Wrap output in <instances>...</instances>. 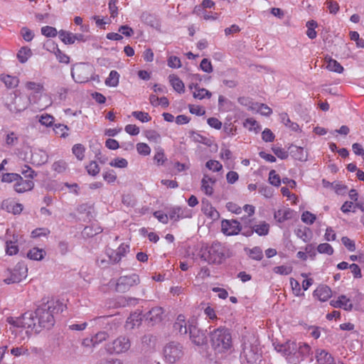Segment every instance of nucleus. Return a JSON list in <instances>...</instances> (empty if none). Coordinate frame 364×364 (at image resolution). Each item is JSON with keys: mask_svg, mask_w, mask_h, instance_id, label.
Listing matches in <instances>:
<instances>
[{"mask_svg": "<svg viewBox=\"0 0 364 364\" xmlns=\"http://www.w3.org/2000/svg\"><path fill=\"white\" fill-rule=\"evenodd\" d=\"M18 241V236L14 235L13 240L6 241V253L8 255L12 256L16 255L18 252V247L16 245Z\"/></svg>", "mask_w": 364, "mask_h": 364, "instance_id": "nucleus-26", "label": "nucleus"}, {"mask_svg": "<svg viewBox=\"0 0 364 364\" xmlns=\"http://www.w3.org/2000/svg\"><path fill=\"white\" fill-rule=\"evenodd\" d=\"M315 358L318 364H336L333 355L324 349L317 348Z\"/></svg>", "mask_w": 364, "mask_h": 364, "instance_id": "nucleus-17", "label": "nucleus"}, {"mask_svg": "<svg viewBox=\"0 0 364 364\" xmlns=\"http://www.w3.org/2000/svg\"><path fill=\"white\" fill-rule=\"evenodd\" d=\"M295 212L289 208H284L278 210L274 214V219L279 223L294 218Z\"/></svg>", "mask_w": 364, "mask_h": 364, "instance_id": "nucleus-20", "label": "nucleus"}, {"mask_svg": "<svg viewBox=\"0 0 364 364\" xmlns=\"http://www.w3.org/2000/svg\"><path fill=\"white\" fill-rule=\"evenodd\" d=\"M277 352L289 362H299L304 360L312 353L311 346L304 342H296L288 340L283 343H273Z\"/></svg>", "mask_w": 364, "mask_h": 364, "instance_id": "nucleus-1", "label": "nucleus"}, {"mask_svg": "<svg viewBox=\"0 0 364 364\" xmlns=\"http://www.w3.org/2000/svg\"><path fill=\"white\" fill-rule=\"evenodd\" d=\"M210 338L215 354L225 357L233 351L232 334L228 328L220 326L214 329L210 332Z\"/></svg>", "mask_w": 364, "mask_h": 364, "instance_id": "nucleus-3", "label": "nucleus"}, {"mask_svg": "<svg viewBox=\"0 0 364 364\" xmlns=\"http://www.w3.org/2000/svg\"><path fill=\"white\" fill-rule=\"evenodd\" d=\"M34 95L26 97L11 94L7 97L5 106L11 113H21L27 109Z\"/></svg>", "mask_w": 364, "mask_h": 364, "instance_id": "nucleus-7", "label": "nucleus"}, {"mask_svg": "<svg viewBox=\"0 0 364 364\" xmlns=\"http://www.w3.org/2000/svg\"><path fill=\"white\" fill-rule=\"evenodd\" d=\"M141 20L143 23L156 30L160 29V20L155 14H152L149 12H143L141 16Z\"/></svg>", "mask_w": 364, "mask_h": 364, "instance_id": "nucleus-19", "label": "nucleus"}, {"mask_svg": "<svg viewBox=\"0 0 364 364\" xmlns=\"http://www.w3.org/2000/svg\"><path fill=\"white\" fill-rule=\"evenodd\" d=\"M326 68L332 72L337 73H342L343 71V66L336 60L330 58L327 61Z\"/></svg>", "mask_w": 364, "mask_h": 364, "instance_id": "nucleus-35", "label": "nucleus"}, {"mask_svg": "<svg viewBox=\"0 0 364 364\" xmlns=\"http://www.w3.org/2000/svg\"><path fill=\"white\" fill-rule=\"evenodd\" d=\"M269 182L277 187L279 186L281 184L280 177L276 173L274 170H272L269 173Z\"/></svg>", "mask_w": 364, "mask_h": 364, "instance_id": "nucleus-55", "label": "nucleus"}, {"mask_svg": "<svg viewBox=\"0 0 364 364\" xmlns=\"http://www.w3.org/2000/svg\"><path fill=\"white\" fill-rule=\"evenodd\" d=\"M11 354L15 357H19L21 355H28L29 351L27 348L21 346L18 347H13L11 349Z\"/></svg>", "mask_w": 364, "mask_h": 364, "instance_id": "nucleus-43", "label": "nucleus"}, {"mask_svg": "<svg viewBox=\"0 0 364 364\" xmlns=\"http://www.w3.org/2000/svg\"><path fill=\"white\" fill-rule=\"evenodd\" d=\"M168 218L173 221H178L181 219L191 218V210L186 208L176 207L171 208L168 212Z\"/></svg>", "mask_w": 364, "mask_h": 364, "instance_id": "nucleus-16", "label": "nucleus"}, {"mask_svg": "<svg viewBox=\"0 0 364 364\" xmlns=\"http://www.w3.org/2000/svg\"><path fill=\"white\" fill-rule=\"evenodd\" d=\"M68 168L67 163L63 160H59L54 162L52 165V169L58 173H63Z\"/></svg>", "mask_w": 364, "mask_h": 364, "instance_id": "nucleus-45", "label": "nucleus"}, {"mask_svg": "<svg viewBox=\"0 0 364 364\" xmlns=\"http://www.w3.org/2000/svg\"><path fill=\"white\" fill-rule=\"evenodd\" d=\"M169 82L173 87V88L178 93H183L185 91V87L184 84L179 79L178 77H177L175 75H170L168 76Z\"/></svg>", "mask_w": 364, "mask_h": 364, "instance_id": "nucleus-27", "label": "nucleus"}, {"mask_svg": "<svg viewBox=\"0 0 364 364\" xmlns=\"http://www.w3.org/2000/svg\"><path fill=\"white\" fill-rule=\"evenodd\" d=\"M86 170L90 175L95 176L99 173L100 168L96 161H92L86 166Z\"/></svg>", "mask_w": 364, "mask_h": 364, "instance_id": "nucleus-56", "label": "nucleus"}, {"mask_svg": "<svg viewBox=\"0 0 364 364\" xmlns=\"http://www.w3.org/2000/svg\"><path fill=\"white\" fill-rule=\"evenodd\" d=\"M60 39L65 44H73L75 43L74 33L64 30L58 32Z\"/></svg>", "mask_w": 364, "mask_h": 364, "instance_id": "nucleus-34", "label": "nucleus"}, {"mask_svg": "<svg viewBox=\"0 0 364 364\" xmlns=\"http://www.w3.org/2000/svg\"><path fill=\"white\" fill-rule=\"evenodd\" d=\"M68 127L63 124H55L53 127V131L55 134L62 138H65L68 136Z\"/></svg>", "mask_w": 364, "mask_h": 364, "instance_id": "nucleus-40", "label": "nucleus"}, {"mask_svg": "<svg viewBox=\"0 0 364 364\" xmlns=\"http://www.w3.org/2000/svg\"><path fill=\"white\" fill-rule=\"evenodd\" d=\"M65 305L58 300H50L44 302L34 311L36 318L38 323L41 331L42 328H50L55 323V315L62 312Z\"/></svg>", "mask_w": 364, "mask_h": 364, "instance_id": "nucleus-2", "label": "nucleus"}, {"mask_svg": "<svg viewBox=\"0 0 364 364\" xmlns=\"http://www.w3.org/2000/svg\"><path fill=\"white\" fill-rule=\"evenodd\" d=\"M31 50L27 47L21 48L17 53V58L21 63H26L31 56Z\"/></svg>", "mask_w": 364, "mask_h": 364, "instance_id": "nucleus-38", "label": "nucleus"}, {"mask_svg": "<svg viewBox=\"0 0 364 364\" xmlns=\"http://www.w3.org/2000/svg\"><path fill=\"white\" fill-rule=\"evenodd\" d=\"M55 55L60 63L68 64L70 62V57L62 52L59 48L55 51Z\"/></svg>", "mask_w": 364, "mask_h": 364, "instance_id": "nucleus-63", "label": "nucleus"}, {"mask_svg": "<svg viewBox=\"0 0 364 364\" xmlns=\"http://www.w3.org/2000/svg\"><path fill=\"white\" fill-rule=\"evenodd\" d=\"M91 73V67L85 63H77L71 69L72 77L77 83L88 82Z\"/></svg>", "mask_w": 364, "mask_h": 364, "instance_id": "nucleus-11", "label": "nucleus"}, {"mask_svg": "<svg viewBox=\"0 0 364 364\" xmlns=\"http://www.w3.org/2000/svg\"><path fill=\"white\" fill-rule=\"evenodd\" d=\"M156 337L152 334L148 333L143 336L141 338V348L145 352H152L154 350L156 344Z\"/></svg>", "mask_w": 364, "mask_h": 364, "instance_id": "nucleus-18", "label": "nucleus"}, {"mask_svg": "<svg viewBox=\"0 0 364 364\" xmlns=\"http://www.w3.org/2000/svg\"><path fill=\"white\" fill-rule=\"evenodd\" d=\"M188 333L189 334V338L193 344L202 346L206 343V336L205 333L196 326L188 324Z\"/></svg>", "mask_w": 364, "mask_h": 364, "instance_id": "nucleus-14", "label": "nucleus"}, {"mask_svg": "<svg viewBox=\"0 0 364 364\" xmlns=\"http://www.w3.org/2000/svg\"><path fill=\"white\" fill-rule=\"evenodd\" d=\"M244 125L250 130H255V132H257L258 130L260 129V127L257 122V121L252 118H247L245 120Z\"/></svg>", "mask_w": 364, "mask_h": 364, "instance_id": "nucleus-58", "label": "nucleus"}, {"mask_svg": "<svg viewBox=\"0 0 364 364\" xmlns=\"http://www.w3.org/2000/svg\"><path fill=\"white\" fill-rule=\"evenodd\" d=\"M301 220L303 223L307 225H312L316 220V215L311 213V212L306 210L303 212Z\"/></svg>", "mask_w": 364, "mask_h": 364, "instance_id": "nucleus-44", "label": "nucleus"}, {"mask_svg": "<svg viewBox=\"0 0 364 364\" xmlns=\"http://www.w3.org/2000/svg\"><path fill=\"white\" fill-rule=\"evenodd\" d=\"M19 178H21V176L18 173H6L2 175L1 181L4 183H11L18 181Z\"/></svg>", "mask_w": 364, "mask_h": 364, "instance_id": "nucleus-52", "label": "nucleus"}, {"mask_svg": "<svg viewBox=\"0 0 364 364\" xmlns=\"http://www.w3.org/2000/svg\"><path fill=\"white\" fill-rule=\"evenodd\" d=\"M9 276L4 279L6 284L18 283L26 279L28 275L27 265L23 262H18L12 269H8Z\"/></svg>", "mask_w": 364, "mask_h": 364, "instance_id": "nucleus-10", "label": "nucleus"}, {"mask_svg": "<svg viewBox=\"0 0 364 364\" xmlns=\"http://www.w3.org/2000/svg\"><path fill=\"white\" fill-rule=\"evenodd\" d=\"M252 109L257 110L260 112L261 114L264 116H269L272 113V109L263 103H255L253 104Z\"/></svg>", "mask_w": 364, "mask_h": 364, "instance_id": "nucleus-39", "label": "nucleus"}, {"mask_svg": "<svg viewBox=\"0 0 364 364\" xmlns=\"http://www.w3.org/2000/svg\"><path fill=\"white\" fill-rule=\"evenodd\" d=\"M139 283L140 279L136 274L122 276L119 277L117 281L115 289L117 292L125 293L132 287L138 285Z\"/></svg>", "mask_w": 364, "mask_h": 364, "instance_id": "nucleus-12", "label": "nucleus"}, {"mask_svg": "<svg viewBox=\"0 0 364 364\" xmlns=\"http://www.w3.org/2000/svg\"><path fill=\"white\" fill-rule=\"evenodd\" d=\"M85 151V148L81 144H75L72 148L73 154L80 161H82L84 159Z\"/></svg>", "mask_w": 364, "mask_h": 364, "instance_id": "nucleus-41", "label": "nucleus"}, {"mask_svg": "<svg viewBox=\"0 0 364 364\" xmlns=\"http://www.w3.org/2000/svg\"><path fill=\"white\" fill-rule=\"evenodd\" d=\"M330 304L334 308H341L346 311H351L353 309V304L350 302V299H347L345 295L340 296L336 300H331Z\"/></svg>", "mask_w": 364, "mask_h": 364, "instance_id": "nucleus-22", "label": "nucleus"}, {"mask_svg": "<svg viewBox=\"0 0 364 364\" xmlns=\"http://www.w3.org/2000/svg\"><path fill=\"white\" fill-rule=\"evenodd\" d=\"M273 271L276 274L288 275L292 272V267L291 266L281 265L274 267Z\"/></svg>", "mask_w": 364, "mask_h": 364, "instance_id": "nucleus-54", "label": "nucleus"}, {"mask_svg": "<svg viewBox=\"0 0 364 364\" xmlns=\"http://www.w3.org/2000/svg\"><path fill=\"white\" fill-rule=\"evenodd\" d=\"M215 183V181L208 176L205 175L201 181L202 190L207 196H211L213 193V188L212 184Z\"/></svg>", "mask_w": 364, "mask_h": 364, "instance_id": "nucleus-28", "label": "nucleus"}, {"mask_svg": "<svg viewBox=\"0 0 364 364\" xmlns=\"http://www.w3.org/2000/svg\"><path fill=\"white\" fill-rule=\"evenodd\" d=\"M34 183L31 180H23L21 176L16 183L14 184V189L17 193H24L33 189Z\"/></svg>", "mask_w": 364, "mask_h": 364, "instance_id": "nucleus-23", "label": "nucleus"}, {"mask_svg": "<svg viewBox=\"0 0 364 364\" xmlns=\"http://www.w3.org/2000/svg\"><path fill=\"white\" fill-rule=\"evenodd\" d=\"M132 114L136 119L141 122H148L151 119V117L149 116V113L145 112L134 111L132 113Z\"/></svg>", "mask_w": 364, "mask_h": 364, "instance_id": "nucleus-48", "label": "nucleus"}, {"mask_svg": "<svg viewBox=\"0 0 364 364\" xmlns=\"http://www.w3.org/2000/svg\"><path fill=\"white\" fill-rule=\"evenodd\" d=\"M331 289L328 286H320L314 291V296L321 301H326L331 296Z\"/></svg>", "mask_w": 364, "mask_h": 364, "instance_id": "nucleus-24", "label": "nucleus"}, {"mask_svg": "<svg viewBox=\"0 0 364 364\" xmlns=\"http://www.w3.org/2000/svg\"><path fill=\"white\" fill-rule=\"evenodd\" d=\"M109 165L117 168H126L128 165V162L125 159L116 158L109 163Z\"/></svg>", "mask_w": 364, "mask_h": 364, "instance_id": "nucleus-60", "label": "nucleus"}, {"mask_svg": "<svg viewBox=\"0 0 364 364\" xmlns=\"http://www.w3.org/2000/svg\"><path fill=\"white\" fill-rule=\"evenodd\" d=\"M145 136L149 140L157 142L161 139V135L155 130L149 129L145 132Z\"/></svg>", "mask_w": 364, "mask_h": 364, "instance_id": "nucleus-61", "label": "nucleus"}, {"mask_svg": "<svg viewBox=\"0 0 364 364\" xmlns=\"http://www.w3.org/2000/svg\"><path fill=\"white\" fill-rule=\"evenodd\" d=\"M221 230L225 235H238L241 231V223L237 220H223Z\"/></svg>", "mask_w": 364, "mask_h": 364, "instance_id": "nucleus-13", "label": "nucleus"}, {"mask_svg": "<svg viewBox=\"0 0 364 364\" xmlns=\"http://www.w3.org/2000/svg\"><path fill=\"white\" fill-rule=\"evenodd\" d=\"M231 256L230 249L220 242L215 241L211 245L201 248L200 257L208 264H221Z\"/></svg>", "mask_w": 364, "mask_h": 364, "instance_id": "nucleus-4", "label": "nucleus"}, {"mask_svg": "<svg viewBox=\"0 0 364 364\" xmlns=\"http://www.w3.org/2000/svg\"><path fill=\"white\" fill-rule=\"evenodd\" d=\"M39 122L46 127H54L55 118L48 114H43L39 117Z\"/></svg>", "mask_w": 364, "mask_h": 364, "instance_id": "nucleus-42", "label": "nucleus"}, {"mask_svg": "<svg viewBox=\"0 0 364 364\" xmlns=\"http://www.w3.org/2000/svg\"><path fill=\"white\" fill-rule=\"evenodd\" d=\"M294 232L304 242H307L310 240L311 230L309 228L299 227L294 230Z\"/></svg>", "mask_w": 364, "mask_h": 364, "instance_id": "nucleus-31", "label": "nucleus"}, {"mask_svg": "<svg viewBox=\"0 0 364 364\" xmlns=\"http://www.w3.org/2000/svg\"><path fill=\"white\" fill-rule=\"evenodd\" d=\"M131 346V343L128 337L119 336L112 342L107 343L105 345V350L109 354H120L127 352Z\"/></svg>", "mask_w": 364, "mask_h": 364, "instance_id": "nucleus-9", "label": "nucleus"}, {"mask_svg": "<svg viewBox=\"0 0 364 364\" xmlns=\"http://www.w3.org/2000/svg\"><path fill=\"white\" fill-rule=\"evenodd\" d=\"M1 208L8 213L16 215L20 214L22 212L23 205L21 203H14L9 199H6L2 201Z\"/></svg>", "mask_w": 364, "mask_h": 364, "instance_id": "nucleus-21", "label": "nucleus"}, {"mask_svg": "<svg viewBox=\"0 0 364 364\" xmlns=\"http://www.w3.org/2000/svg\"><path fill=\"white\" fill-rule=\"evenodd\" d=\"M295 151H292L294 157L299 161H305L307 160V154L305 153L304 148L301 146H295Z\"/></svg>", "mask_w": 364, "mask_h": 364, "instance_id": "nucleus-46", "label": "nucleus"}, {"mask_svg": "<svg viewBox=\"0 0 364 364\" xmlns=\"http://www.w3.org/2000/svg\"><path fill=\"white\" fill-rule=\"evenodd\" d=\"M7 322L14 327L27 328L36 333L41 331L34 312H26L20 317H9Z\"/></svg>", "mask_w": 364, "mask_h": 364, "instance_id": "nucleus-5", "label": "nucleus"}, {"mask_svg": "<svg viewBox=\"0 0 364 364\" xmlns=\"http://www.w3.org/2000/svg\"><path fill=\"white\" fill-rule=\"evenodd\" d=\"M18 141V137L14 132H9L6 136V144L9 146L16 144Z\"/></svg>", "mask_w": 364, "mask_h": 364, "instance_id": "nucleus-57", "label": "nucleus"}, {"mask_svg": "<svg viewBox=\"0 0 364 364\" xmlns=\"http://www.w3.org/2000/svg\"><path fill=\"white\" fill-rule=\"evenodd\" d=\"M136 150L139 154L143 156H148L151 152L150 147L145 143H138L136 144Z\"/></svg>", "mask_w": 364, "mask_h": 364, "instance_id": "nucleus-59", "label": "nucleus"}, {"mask_svg": "<svg viewBox=\"0 0 364 364\" xmlns=\"http://www.w3.org/2000/svg\"><path fill=\"white\" fill-rule=\"evenodd\" d=\"M240 358L241 364H259L262 360L261 348L256 343H245Z\"/></svg>", "mask_w": 364, "mask_h": 364, "instance_id": "nucleus-6", "label": "nucleus"}, {"mask_svg": "<svg viewBox=\"0 0 364 364\" xmlns=\"http://www.w3.org/2000/svg\"><path fill=\"white\" fill-rule=\"evenodd\" d=\"M0 80L9 88H14L18 86L19 80L17 77L11 76L9 75H1Z\"/></svg>", "mask_w": 364, "mask_h": 364, "instance_id": "nucleus-30", "label": "nucleus"}, {"mask_svg": "<svg viewBox=\"0 0 364 364\" xmlns=\"http://www.w3.org/2000/svg\"><path fill=\"white\" fill-rule=\"evenodd\" d=\"M189 137L195 142L208 144V139L194 131H191L189 132Z\"/></svg>", "mask_w": 364, "mask_h": 364, "instance_id": "nucleus-49", "label": "nucleus"}, {"mask_svg": "<svg viewBox=\"0 0 364 364\" xmlns=\"http://www.w3.org/2000/svg\"><path fill=\"white\" fill-rule=\"evenodd\" d=\"M183 348L177 342H170L164 348V355L166 362L175 363L183 356Z\"/></svg>", "mask_w": 364, "mask_h": 364, "instance_id": "nucleus-8", "label": "nucleus"}, {"mask_svg": "<svg viewBox=\"0 0 364 364\" xmlns=\"http://www.w3.org/2000/svg\"><path fill=\"white\" fill-rule=\"evenodd\" d=\"M245 251L247 255L254 260L260 261L263 258V252L259 247L256 246L252 249L245 248Z\"/></svg>", "mask_w": 364, "mask_h": 364, "instance_id": "nucleus-29", "label": "nucleus"}, {"mask_svg": "<svg viewBox=\"0 0 364 364\" xmlns=\"http://www.w3.org/2000/svg\"><path fill=\"white\" fill-rule=\"evenodd\" d=\"M173 328L181 335H186L188 331V325L187 324L185 316L179 315L173 324Z\"/></svg>", "mask_w": 364, "mask_h": 364, "instance_id": "nucleus-25", "label": "nucleus"}, {"mask_svg": "<svg viewBox=\"0 0 364 364\" xmlns=\"http://www.w3.org/2000/svg\"><path fill=\"white\" fill-rule=\"evenodd\" d=\"M45 255V251L43 249L33 247L28 251L27 257L33 260H41Z\"/></svg>", "mask_w": 364, "mask_h": 364, "instance_id": "nucleus-32", "label": "nucleus"}, {"mask_svg": "<svg viewBox=\"0 0 364 364\" xmlns=\"http://www.w3.org/2000/svg\"><path fill=\"white\" fill-rule=\"evenodd\" d=\"M254 232H256L259 236H265L268 235L269 231V225L266 222H262L258 225H254Z\"/></svg>", "mask_w": 364, "mask_h": 364, "instance_id": "nucleus-33", "label": "nucleus"}, {"mask_svg": "<svg viewBox=\"0 0 364 364\" xmlns=\"http://www.w3.org/2000/svg\"><path fill=\"white\" fill-rule=\"evenodd\" d=\"M109 337V333L107 331H100L92 336L94 341V346L98 345L102 341H105Z\"/></svg>", "mask_w": 364, "mask_h": 364, "instance_id": "nucleus-51", "label": "nucleus"}, {"mask_svg": "<svg viewBox=\"0 0 364 364\" xmlns=\"http://www.w3.org/2000/svg\"><path fill=\"white\" fill-rule=\"evenodd\" d=\"M206 167L213 171H219L223 168L222 164L215 160H209L206 162Z\"/></svg>", "mask_w": 364, "mask_h": 364, "instance_id": "nucleus-62", "label": "nucleus"}, {"mask_svg": "<svg viewBox=\"0 0 364 364\" xmlns=\"http://www.w3.org/2000/svg\"><path fill=\"white\" fill-rule=\"evenodd\" d=\"M317 251L321 254L331 255L333 253V249L328 243H321L317 247Z\"/></svg>", "mask_w": 364, "mask_h": 364, "instance_id": "nucleus-50", "label": "nucleus"}, {"mask_svg": "<svg viewBox=\"0 0 364 364\" xmlns=\"http://www.w3.org/2000/svg\"><path fill=\"white\" fill-rule=\"evenodd\" d=\"M41 31L42 35L46 37H55L58 33L55 28L49 26L42 27Z\"/></svg>", "mask_w": 364, "mask_h": 364, "instance_id": "nucleus-53", "label": "nucleus"}, {"mask_svg": "<svg viewBox=\"0 0 364 364\" xmlns=\"http://www.w3.org/2000/svg\"><path fill=\"white\" fill-rule=\"evenodd\" d=\"M119 75L116 70H112L105 80V85L109 87H117L119 84Z\"/></svg>", "mask_w": 364, "mask_h": 364, "instance_id": "nucleus-36", "label": "nucleus"}, {"mask_svg": "<svg viewBox=\"0 0 364 364\" xmlns=\"http://www.w3.org/2000/svg\"><path fill=\"white\" fill-rule=\"evenodd\" d=\"M25 87L28 90L33 91L34 94L41 93L44 90L43 84L32 81L26 82Z\"/></svg>", "mask_w": 364, "mask_h": 364, "instance_id": "nucleus-37", "label": "nucleus"}, {"mask_svg": "<svg viewBox=\"0 0 364 364\" xmlns=\"http://www.w3.org/2000/svg\"><path fill=\"white\" fill-rule=\"evenodd\" d=\"M21 34L23 38L26 41H28V42L32 41V39L34 37V33H33V31L31 30H30L29 28H28L27 27H23L21 28Z\"/></svg>", "mask_w": 364, "mask_h": 364, "instance_id": "nucleus-64", "label": "nucleus"}, {"mask_svg": "<svg viewBox=\"0 0 364 364\" xmlns=\"http://www.w3.org/2000/svg\"><path fill=\"white\" fill-rule=\"evenodd\" d=\"M164 310L161 307L156 306L150 309L144 315L146 321L151 325L159 323L162 320Z\"/></svg>", "mask_w": 364, "mask_h": 364, "instance_id": "nucleus-15", "label": "nucleus"}, {"mask_svg": "<svg viewBox=\"0 0 364 364\" xmlns=\"http://www.w3.org/2000/svg\"><path fill=\"white\" fill-rule=\"evenodd\" d=\"M212 96V94L210 92H209L208 90L205 88H200L198 87L194 92H193V97L195 98L203 100L205 97L210 98Z\"/></svg>", "mask_w": 364, "mask_h": 364, "instance_id": "nucleus-47", "label": "nucleus"}]
</instances>
